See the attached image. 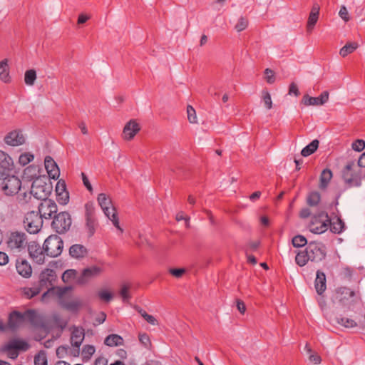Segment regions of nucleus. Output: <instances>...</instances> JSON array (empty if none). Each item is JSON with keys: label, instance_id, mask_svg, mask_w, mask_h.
Listing matches in <instances>:
<instances>
[{"label": "nucleus", "instance_id": "nucleus-1", "mask_svg": "<svg viewBox=\"0 0 365 365\" xmlns=\"http://www.w3.org/2000/svg\"><path fill=\"white\" fill-rule=\"evenodd\" d=\"M327 249L320 242L311 241L304 250L299 251L296 257L295 262L299 267H304L308 262L320 263L326 259Z\"/></svg>", "mask_w": 365, "mask_h": 365}, {"label": "nucleus", "instance_id": "nucleus-2", "mask_svg": "<svg viewBox=\"0 0 365 365\" xmlns=\"http://www.w3.org/2000/svg\"><path fill=\"white\" fill-rule=\"evenodd\" d=\"M361 166L359 163H355L354 160L348 161L346 165L341 170V178L349 187H359L361 181L365 178V171H363Z\"/></svg>", "mask_w": 365, "mask_h": 365}, {"label": "nucleus", "instance_id": "nucleus-3", "mask_svg": "<svg viewBox=\"0 0 365 365\" xmlns=\"http://www.w3.org/2000/svg\"><path fill=\"white\" fill-rule=\"evenodd\" d=\"M24 322H29L36 326L39 323V318L34 309H27L24 312L13 311L9 314L8 327L11 329H16Z\"/></svg>", "mask_w": 365, "mask_h": 365}, {"label": "nucleus", "instance_id": "nucleus-4", "mask_svg": "<svg viewBox=\"0 0 365 365\" xmlns=\"http://www.w3.org/2000/svg\"><path fill=\"white\" fill-rule=\"evenodd\" d=\"M47 180H48V179L45 176L41 178L35 179L32 182L30 192H24L21 200H24L26 202V197L29 196L30 199L31 195L41 200L48 199V197L51 193L53 187L51 183L47 182Z\"/></svg>", "mask_w": 365, "mask_h": 365}, {"label": "nucleus", "instance_id": "nucleus-5", "mask_svg": "<svg viewBox=\"0 0 365 365\" xmlns=\"http://www.w3.org/2000/svg\"><path fill=\"white\" fill-rule=\"evenodd\" d=\"M21 187V180L9 175L8 171L0 168V190L8 196H13L19 192Z\"/></svg>", "mask_w": 365, "mask_h": 365}, {"label": "nucleus", "instance_id": "nucleus-6", "mask_svg": "<svg viewBox=\"0 0 365 365\" xmlns=\"http://www.w3.org/2000/svg\"><path fill=\"white\" fill-rule=\"evenodd\" d=\"M98 202L103 210L105 215L112 221L113 225L120 231L119 219L115 208L112 205L111 199L105 193H100L98 196Z\"/></svg>", "mask_w": 365, "mask_h": 365}, {"label": "nucleus", "instance_id": "nucleus-7", "mask_svg": "<svg viewBox=\"0 0 365 365\" xmlns=\"http://www.w3.org/2000/svg\"><path fill=\"white\" fill-rule=\"evenodd\" d=\"M330 225V217L325 211H319L314 215L309 225V231L314 234L325 232Z\"/></svg>", "mask_w": 365, "mask_h": 365}, {"label": "nucleus", "instance_id": "nucleus-8", "mask_svg": "<svg viewBox=\"0 0 365 365\" xmlns=\"http://www.w3.org/2000/svg\"><path fill=\"white\" fill-rule=\"evenodd\" d=\"M63 248V240L56 235L48 237L43 245V249L46 255L50 257L59 256Z\"/></svg>", "mask_w": 365, "mask_h": 365}, {"label": "nucleus", "instance_id": "nucleus-9", "mask_svg": "<svg viewBox=\"0 0 365 365\" xmlns=\"http://www.w3.org/2000/svg\"><path fill=\"white\" fill-rule=\"evenodd\" d=\"M71 222V217L69 212H61L54 215L51 227L57 233L63 234L70 229Z\"/></svg>", "mask_w": 365, "mask_h": 365}, {"label": "nucleus", "instance_id": "nucleus-10", "mask_svg": "<svg viewBox=\"0 0 365 365\" xmlns=\"http://www.w3.org/2000/svg\"><path fill=\"white\" fill-rule=\"evenodd\" d=\"M43 218L36 211L28 212L24 220L26 230L30 234H37L43 226Z\"/></svg>", "mask_w": 365, "mask_h": 365}, {"label": "nucleus", "instance_id": "nucleus-11", "mask_svg": "<svg viewBox=\"0 0 365 365\" xmlns=\"http://www.w3.org/2000/svg\"><path fill=\"white\" fill-rule=\"evenodd\" d=\"M56 272L52 269L46 268L41 272L38 286L41 287V290L43 289H48V291L43 294V297H45L47 293L55 290L53 284L56 281Z\"/></svg>", "mask_w": 365, "mask_h": 365}, {"label": "nucleus", "instance_id": "nucleus-12", "mask_svg": "<svg viewBox=\"0 0 365 365\" xmlns=\"http://www.w3.org/2000/svg\"><path fill=\"white\" fill-rule=\"evenodd\" d=\"M29 349V344L26 341L14 339L5 344L1 350L6 351L9 358L15 359L18 357L19 351H27Z\"/></svg>", "mask_w": 365, "mask_h": 365}, {"label": "nucleus", "instance_id": "nucleus-13", "mask_svg": "<svg viewBox=\"0 0 365 365\" xmlns=\"http://www.w3.org/2000/svg\"><path fill=\"white\" fill-rule=\"evenodd\" d=\"M85 227L87 230L88 237H91L94 235L96 228L98 226L95 217V207L92 202H89L85 205Z\"/></svg>", "mask_w": 365, "mask_h": 365}, {"label": "nucleus", "instance_id": "nucleus-14", "mask_svg": "<svg viewBox=\"0 0 365 365\" xmlns=\"http://www.w3.org/2000/svg\"><path fill=\"white\" fill-rule=\"evenodd\" d=\"M6 243L8 247L11 250H18L20 252L28 245L27 236L22 232H12Z\"/></svg>", "mask_w": 365, "mask_h": 365}, {"label": "nucleus", "instance_id": "nucleus-15", "mask_svg": "<svg viewBox=\"0 0 365 365\" xmlns=\"http://www.w3.org/2000/svg\"><path fill=\"white\" fill-rule=\"evenodd\" d=\"M57 211L58 207L56 202L51 199H46L41 200L38 206V211L36 212H38V215H41L42 218L50 220L52 218L53 215L57 213Z\"/></svg>", "mask_w": 365, "mask_h": 365}, {"label": "nucleus", "instance_id": "nucleus-16", "mask_svg": "<svg viewBox=\"0 0 365 365\" xmlns=\"http://www.w3.org/2000/svg\"><path fill=\"white\" fill-rule=\"evenodd\" d=\"M28 252L29 256L37 264H42L45 262V255L43 246L38 242L32 241L28 244Z\"/></svg>", "mask_w": 365, "mask_h": 365}, {"label": "nucleus", "instance_id": "nucleus-17", "mask_svg": "<svg viewBox=\"0 0 365 365\" xmlns=\"http://www.w3.org/2000/svg\"><path fill=\"white\" fill-rule=\"evenodd\" d=\"M329 93L327 91H323L318 97H312L308 94L303 96L301 103L305 106L324 105L329 100Z\"/></svg>", "mask_w": 365, "mask_h": 365}, {"label": "nucleus", "instance_id": "nucleus-18", "mask_svg": "<svg viewBox=\"0 0 365 365\" xmlns=\"http://www.w3.org/2000/svg\"><path fill=\"white\" fill-rule=\"evenodd\" d=\"M6 144L15 147L25 143V138L21 130H14L8 133L4 139Z\"/></svg>", "mask_w": 365, "mask_h": 365}, {"label": "nucleus", "instance_id": "nucleus-19", "mask_svg": "<svg viewBox=\"0 0 365 365\" xmlns=\"http://www.w3.org/2000/svg\"><path fill=\"white\" fill-rule=\"evenodd\" d=\"M102 272V269L98 266L87 267L82 271L76 282L78 284H85L93 277L98 276Z\"/></svg>", "mask_w": 365, "mask_h": 365}, {"label": "nucleus", "instance_id": "nucleus-20", "mask_svg": "<svg viewBox=\"0 0 365 365\" xmlns=\"http://www.w3.org/2000/svg\"><path fill=\"white\" fill-rule=\"evenodd\" d=\"M140 125L135 120H130L128 122L123 130V138L126 140H132L135 135L140 131Z\"/></svg>", "mask_w": 365, "mask_h": 365}, {"label": "nucleus", "instance_id": "nucleus-21", "mask_svg": "<svg viewBox=\"0 0 365 365\" xmlns=\"http://www.w3.org/2000/svg\"><path fill=\"white\" fill-rule=\"evenodd\" d=\"M44 165L48 177L57 180L60 175V170L54 160L51 156H46L44 160Z\"/></svg>", "mask_w": 365, "mask_h": 365}, {"label": "nucleus", "instance_id": "nucleus-22", "mask_svg": "<svg viewBox=\"0 0 365 365\" xmlns=\"http://www.w3.org/2000/svg\"><path fill=\"white\" fill-rule=\"evenodd\" d=\"M319 5L317 3L313 4L307 24V30L308 32H311L316 25L319 19Z\"/></svg>", "mask_w": 365, "mask_h": 365}, {"label": "nucleus", "instance_id": "nucleus-23", "mask_svg": "<svg viewBox=\"0 0 365 365\" xmlns=\"http://www.w3.org/2000/svg\"><path fill=\"white\" fill-rule=\"evenodd\" d=\"M84 329L83 328L73 327L71 336V343L73 346L79 348L84 339Z\"/></svg>", "mask_w": 365, "mask_h": 365}, {"label": "nucleus", "instance_id": "nucleus-24", "mask_svg": "<svg viewBox=\"0 0 365 365\" xmlns=\"http://www.w3.org/2000/svg\"><path fill=\"white\" fill-rule=\"evenodd\" d=\"M16 267L17 272L24 277L28 278L32 274V268L25 259L16 260Z\"/></svg>", "mask_w": 365, "mask_h": 365}, {"label": "nucleus", "instance_id": "nucleus-25", "mask_svg": "<svg viewBox=\"0 0 365 365\" xmlns=\"http://www.w3.org/2000/svg\"><path fill=\"white\" fill-rule=\"evenodd\" d=\"M69 255L75 259H81L88 255V250L85 246L75 244L70 247Z\"/></svg>", "mask_w": 365, "mask_h": 365}, {"label": "nucleus", "instance_id": "nucleus-26", "mask_svg": "<svg viewBox=\"0 0 365 365\" xmlns=\"http://www.w3.org/2000/svg\"><path fill=\"white\" fill-rule=\"evenodd\" d=\"M326 281L327 280L325 274L320 270H317V277L314 282V286L318 294L322 295L326 290Z\"/></svg>", "mask_w": 365, "mask_h": 365}, {"label": "nucleus", "instance_id": "nucleus-27", "mask_svg": "<svg viewBox=\"0 0 365 365\" xmlns=\"http://www.w3.org/2000/svg\"><path fill=\"white\" fill-rule=\"evenodd\" d=\"M23 178L28 181H34L35 179L41 178L42 177L40 175L38 166L31 165L24 170Z\"/></svg>", "mask_w": 365, "mask_h": 365}, {"label": "nucleus", "instance_id": "nucleus-28", "mask_svg": "<svg viewBox=\"0 0 365 365\" xmlns=\"http://www.w3.org/2000/svg\"><path fill=\"white\" fill-rule=\"evenodd\" d=\"M14 163L12 158L4 151L0 150V168L9 171L13 169Z\"/></svg>", "mask_w": 365, "mask_h": 365}, {"label": "nucleus", "instance_id": "nucleus-29", "mask_svg": "<svg viewBox=\"0 0 365 365\" xmlns=\"http://www.w3.org/2000/svg\"><path fill=\"white\" fill-rule=\"evenodd\" d=\"M330 231L335 234H340L345 228V223L340 217L336 216V220L333 221L330 219V225H329Z\"/></svg>", "mask_w": 365, "mask_h": 365}, {"label": "nucleus", "instance_id": "nucleus-30", "mask_svg": "<svg viewBox=\"0 0 365 365\" xmlns=\"http://www.w3.org/2000/svg\"><path fill=\"white\" fill-rule=\"evenodd\" d=\"M0 78L2 81L6 83L11 82L8 59L6 58L0 61Z\"/></svg>", "mask_w": 365, "mask_h": 365}, {"label": "nucleus", "instance_id": "nucleus-31", "mask_svg": "<svg viewBox=\"0 0 365 365\" xmlns=\"http://www.w3.org/2000/svg\"><path fill=\"white\" fill-rule=\"evenodd\" d=\"M331 178L332 172L331 170L328 168L323 170L319 178V188L322 190L326 189Z\"/></svg>", "mask_w": 365, "mask_h": 365}, {"label": "nucleus", "instance_id": "nucleus-32", "mask_svg": "<svg viewBox=\"0 0 365 365\" xmlns=\"http://www.w3.org/2000/svg\"><path fill=\"white\" fill-rule=\"evenodd\" d=\"M124 340L122 336L118 334H110L106 337L104 344L108 346H117L123 345Z\"/></svg>", "mask_w": 365, "mask_h": 365}, {"label": "nucleus", "instance_id": "nucleus-33", "mask_svg": "<svg viewBox=\"0 0 365 365\" xmlns=\"http://www.w3.org/2000/svg\"><path fill=\"white\" fill-rule=\"evenodd\" d=\"M41 287L36 285L33 287H23L21 289V294L26 299H31L41 292Z\"/></svg>", "mask_w": 365, "mask_h": 365}, {"label": "nucleus", "instance_id": "nucleus-34", "mask_svg": "<svg viewBox=\"0 0 365 365\" xmlns=\"http://www.w3.org/2000/svg\"><path fill=\"white\" fill-rule=\"evenodd\" d=\"M319 141L317 139L313 140L309 144L305 146L301 151V155L307 157L313 154L319 148Z\"/></svg>", "mask_w": 365, "mask_h": 365}, {"label": "nucleus", "instance_id": "nucleus-35", "mask_svg": "<svg viewBox=\"0 0 365 365\" xmlns=\"http://www.w3.org/2000/svg\"><path fill=\"white\" fill-rule=\"evenodd\" d=\"M336 298H339V300L342 302L345 299H348L353 297L355 295V292L348 287H340L336 290Z\"/></svg>", "mask_w": 365, "mask_h": 365}, {"label": "nucleus", "instance_id": "nucleus-36", "mask_svg": "<svg viewBox=\"0 0 365 365\" xmlns=\"http://www.w3.org/2000/svg\"><path fill=\"white\" fill-rule=\"evenodd\" d=\"M321 200V195L318 191H312L309 192L307 197V204L310 207L318 205Z\"/></svg>", "mask_w": 365, "mask_h": 365}, {"label": "nucleus", "instance_id": "nucleus-37", "mask_svg": "<svg viewBox=\"0 0 365 365\" xmlns=\"http://www.w3.org/2000/svg\"><path fill=\"white\" fill-rule=\"evenodd\" d=\"M357 43H348L340 49L339 54L342 57H346L347 55L353 53L357 48Z\"/></svg>", "mask_w": 365, "mask_h": 365}, {"label": "nucleus", "instance_id": "nucleus-38", "mask_svg": "<svg viewBox=\"0 0 365 365\" xmlns=\"http://www.w3.org/2000/svg\"><path fill=\"white\" fill-rule=\"evenodd\" d=\"M36 79V72L34 69H29L25 72L24 82L28 86H33Z\"/></svg>", "mask_w": 365, "mask_h": 365}, {"label": "nucleus", "instance_id": "nucleus-39", "mask_svg": "<svg viewBox=\"0 0 365 365\" xmlns=\"http://www.w3.org/2000/svg\"><path fill=\"white\" fill-rule=\"evenodd\" d=\"M34 365H48L47 356L44 351H40L34 356Z\"/></svg>", "mask_w": 365, "mask_h": 365}, {"label": "nucleus", "instance_id": "nucleus-40", "mask_svg": "<svg viewBox=\"0 0 365 365\" xmlns=\"http://www.w3.org/2000/svg\"><path fill=\"white\" fill-rule=\"evenodd\" d=\"M292 242L294 247H302L308 245L307 238L301 235L294 236Z\"/></svg>", "mask_w": 365, "mask_h": 365}, {"label": "nucleus", "instance_id": "nucleus-41", "mask_svg": "<svg viewBox=\"0 0 365 365\" xmlns=\"http://www.w3.org/2000/svg\"><path fill=\"white\" fill-rule=\"evenodd\" d=\"M96 349L93 345H85L82 349L83 359L84 360H88L91 359L92 355L95 353Z\"/></svg>", "mask_w": 365, "mask_h": 365}, {"label": "nucleus", "instance_id": "nucleus-42", "mask_svg": "<svg viewBox=\"0 0 365 365\" xmlns=\"http://www.w3.org/2000/svg\"><path fill=\"white\" fill-rule=\"evenodd\" d=\"M34 159V155L31 153H24L19 158V163L23 166L26 165Z\"/></svg>", "mask_w": 365, "mask_h": 365}, {"label": "nucleus", "instance_id": "nucleus-43", "mask_svg": "<svg viewBox=\"0 0 365 365\" xmlns=\"http://www.w3.org/2000/svg\"><path fill=\"white\" fill-rule=\"evenodd\" d=\"M130 288V285L126 284H123L121 286V289L120 290L119 294L122 297L123 302H128L131 299V295L129 293Z\"/></svg>", "mask_w": 365, "mask_h": 365}, {"label": "nucleus", "instance_id": "nucleus-44", "mask_svg": "<svg viewBox=\"0 0 365 365\" xmlns=\"http://www.w3.org/2000/svg\"><path fill=\"white\" fill-rule=\"evenodd\" d=\"M77 274L76 269H67L62 274V280L64 282H68L70 280L75 279Z\"/></svg>", "mask_w": 365, "mask_h": 365}, {"label": "nucleus", "instance_id": "nucleus-45", "mask_svg": "<svg viewBox=\"0 0 365 365\" xmlns=\"http://www.w3.org/2000/svg\"><path fill=\"white\" fill-rule=\"evenodd\" d=\"M248 24H249V21H248V19L246 17H244V16H241L237 24L235 25V29L238 31V32H240V31H244L245 29H246V28L248 26Z\"/></svg>", "mask_w": 365, "mask_h": 365}, {"label": "nucleus", "instance_id": "nucleus-46", "mask_svg": "<svg viewBox=\"0 0 365 365\" xmlns=\"http://www.w3.org/2000/svg\"><path fill=\"white\" fill-rule=\"evenodd\" d=\"M337 322L346 328H352L356 326L355 321L345 317L338 318Z\"/></svg>", "mask_w": 365, "mask_h": 365}, {"label": "nucleus", "instance_id": "nucleus-47", "mask_svg": "<svg viewBox=\"0 0 365 365\" xmlns=\"http://www.w3.org/2000/svg\"><path fill=\"white\" fill-rule=\"evenodd\" d=\"M137 310L149 324L152 325H155L157 324V320L153 316L148 314L145 310H143L141 308H137Z\"/></svg>", "mask_w": 365, "mask_h": 365}, {"label": "nucleus", "instance_id": "nucleus-48", "mask_svg": "<svg viewBox=\"0 0 365 365\" xmlns=\"http://www.w3.org/2000/svg\"><path fill=\"white\" fill-rule=\"evenodd\" d=\"M262 100L265 107L270 110L272 108V101L270 93L267 90L262 91Z\"/></svg>", "mask_w": 365, "mask_h": 365}, {"label": "nucleus", "instance_id": "nucleus-49", "mask_svg": "<svg viewBox=\"0 0 365 365\" xmlns=\"http://www.w3.org/2000/svg\"><path fill=\"white\" fill-rule=\"evenodd\" d=\"M264 79L269 84H272L275 82L276 77L274 72L270 68H266L264 71Z\"/></svg>", "mask_w": 365, "mask_h": 365}, {"label": "nucleus", "instance_id": "nucleus-50", "mask_svg": "<svg viewBox=\"0 0 365 365\" xmlns=\"http://www.w3.org/2000/svg\"><path fill=\"white\" fill-rule=\"evenodd\" d=\"M56 200L61 205H66L69 201V194L68 191L61 192L56 195Z\"/></svg>", "mask_w": 365, "mask_h": 365}, {"label": "nucleus", "instance_id": "nucleus-51", "mask_svg": "<svg viewBox=\"0 0 365 365\" xmlns=\"http://www.w3.org/2000/svg\"><path fill=\"white\" fill-rule=\"evenodd\" d=\"M187 119L191 123H197V116L195 110L191 106L187 107Z\"/></svg>", "mask_w": 365, "mask_h": 365}, {"label": "nucleus", "instance_id": "nucleus-52", "mask_svg": "<svg viewBox=\"0 0 365 365\" xmlns=\"http://www.w3.org/2000/svg\"><path fill=\"white\" fill-rule=\"evenodd\" d=\"M138 339L140 342L145 347L151 346V341L149 336L146 333L139 334Z\"/></svg>", "mask_w": 365, "mask_h": 365}, {"label": "nucleus", "instance_id": "nucleus-53", "mask_svg": "<svg viewBox=\"0 0 365 365\" xmlns=\"http://www.w3.org/2000/svg\"><path fill=\"white\" fill-rule=\"evenodd\" d=\"M352 148L355 151L361 152L365 148V141L361 139L356 140L352 143Z\"/></svg>", "mask_w": 365, "mask_h": 365}, {"label": "nucleus", "instance_id": "nucleus-54", "mask_svg": "<svg viewBox=\"0 0 365 365\" xmlns=\"http://www.w3.org/2000/svg\"><path fill=\"white\" fill-rule=\"evenodd\" d=\"M185 269L184 268H170L169 269V273L176 278L181 277L185 273Z\"/></svg>", "mask_w": 365, "mask_h": 365}, {"label": "nucleus", "instance_id": "nucleus-55", "mask_svg": "<svg viewBox=\"0 0 365 365\" xmlns=\"http://www.w3.org/2000/svg\"><path fill=\"white\" fill-rule=\"evenodd\" d=\"M98 296L101 299L106 302H109L113 298V294L107 291H101L98 292Z\"/></svg>", "mask_w": 365, "mask_h": 365}, {"label": "nucleus", "instance_id": "nucleus-56", "mask_svg": "<svg viewBox=\"0 0 365 365\" xmlns=\"http://www.w3.org/2000/svg\"><path fill=\"white\" fill-rule=\"evenodd\" d=\"M339 14L340 17L344 20V21L347 22L349 21V15L346 8L344 6H342L339 10Z\"/></svg>", "mask_w": 365, "mask_h": 365}, {"label": "nucleus", "instance_id": "nucleus-57", "mask_svg": "<svg viewBox=\"0 0 365 365\" xmlns=\"http://www.w3.org/2000/svg\"><path fill=\"white\" fill-rule=\"evenodd\" d=\"M309 359L310 361H312L314 364H319L322 361L321 356L317 353H310Z\"/></svg>", "mask_w": 365, "mask_h": 365}, {"label": "nucleus", "instance_id": "nucleus-58", "mask_svg": "<svg viewBox=\"0 0 365 365\" xmlns=\"http://www.w3.org/2000/svg\"><path fill=\"white\" fill-rule=\"evenodd\" d=\"M289 94H294L295 96H299L300 95L299 91L297 84L292 82L289 87Z\"/></svg>", "mask_w": 365, "mask_h": 365}, {"label": "nucleus", "instance_id": "nucleus-59", "mask_svg": "<svg viewBox=\"0 0 365 365\" xmlns=\"http://www.w3.org/2000/svg\"><path fill=\"white\" fill-rule=\"evenodd\" d=\"M65 191H67L66 190V183L64 181H61V180H59L58 182H57V185L56 186V195L61 192H65Z\"/></svg>", "mask_w": 365, "mask_h": 365}, {"label": "nucleus", "instance_id": "nucleus-60", "mask_svg": "<svg viewBox=\"0 0 365 365\" xmlns=\"http://www.w3.org/2000/svg\"><path fill=\"white\" fill-rule=\"evenodd\" d=\"M311 215V211L309 208L304 207L302 208L299 214V216L302 219H306Z\"/></svg>", "mask_w": 365, "mask_h": 365}, {"label": "nucleus", "instance_id": "nucleus-61", "mask_svg": "<svg viewBox=\"0 0 365 365\" xmlns=\"http://www.w3.org/2000/svg\"><path fill=\"white\" fill-rule=\"evenodd\" d=\"M67 353V348L64 346H60L56 349V356L58 358H63L64 354Z\"/></svg>", "mask_w": 365, "mask_h": 365}, {"label": "nucleus", "instance_id": "nucleus-62", "mask_svg": "<svg viewBox=\"0 0 365 365\" xmlns=\"http://www.w3.org/2000/svg\"><path fill=\"white\" fill-rule=\"evenodd\" d=\"M71 287H55V289L57 290L56 292V294L59 297H62L66 293V292L70 289Z\"/></svg>", "mask_w": 365, "mask_h": 365}, {"label": "nucleus", "instance_id": "nucleus-63", "mask_svg": "<svg viewBox=\"0 0 365 365\" xmlns=\"http://www.w3.org/2000/svg\"><path fill=\"white\" fill-rule=\"evenodd\" d=\"M106 319V314L105 312H101L99 315L96 318L95 321L96 324H101L103 323ZM96 325V323L94 324Z\"/></svg>", "mask_w": 365, "mask_h": 365}, {"label": "nucleus", "instance_id": "nucleus-64", "mask_svg": "<svg viewBox=\"0 0 365 365\" xmlns=\"http://www.w3.org/2000/svg\"><path fill=\"white\" fill-rule=\"evenodd\" d=\"M237 308L241 314H244L246 310V306L243 301L240 299L237 300Z\"/></svg>", "mask_w": 365, "mask_h": 365}]
</instances>
